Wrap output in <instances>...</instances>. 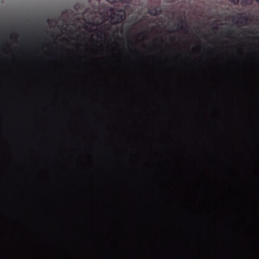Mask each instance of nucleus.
Masks as SVG:
<instances>
[{"label":"nucleus","mask_w":259,"mask_h":259,"mask_svg":"<svg viewBox=\"0 0 259 259\" xmlns=\"http://www.w3.org/2000/svg\"><path fill=\"white\" fill-rule=\"evenodd\" d=\"M241 3L244 5L250 4L251 2V0H241Z\"/></svg>","instance_id":"f03ea898"},{"label":"nucleus","mask_w":259,"mask_h":259,"mask_svg":"<svg viewBox=\"0 0 259 259\" xmlns=\"http://www.w3.org/2000/svg\"><path fill=\"white\" fill-rule=\"evenodd\" d=\"M125 18V13L122 10L114 12L111 16V23L115 24L121 22Z\"/></svg>","instance_id":"f257e3e1"},{"label":"nucleus","mask_w":259,"mask_h":259,"mask_svg":"<svg viewBox=\"0 0 259 259\" xmlns=\"http://www.w3.org/2000/svg\"><path fill=\"white\" fill-rule=\"evenodd\" d=\"M256 2L259 3V0H255Z\"/></svg>","instance_id":"20e7f679"},{"label":"nucleus","mask_w":259,"mask_h":259,"mask_svg":"<svg viewBox=\"0 0 259 259\" xmlns=\"http://www.w3.org/2000/svg\"><path fill=\"white\" fill-rule=\"evenodd\" d=\"M234 4H235L238 2L239 0H229Z\"/></svg>","instance_id":"7ed1b4c3"}]
</instances>
